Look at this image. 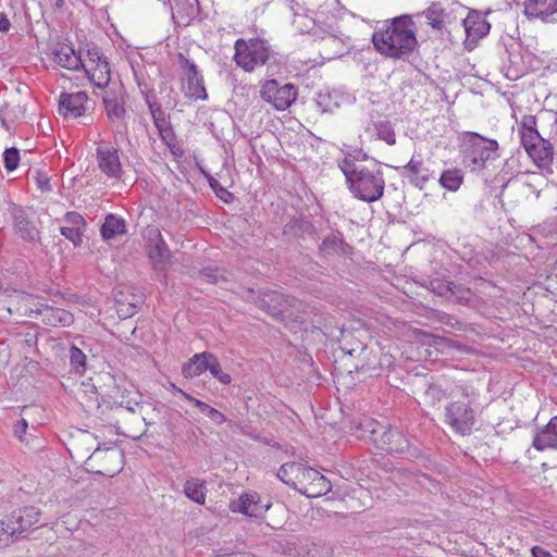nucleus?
<instances>
[{
    "label": "nucleus",
    "instance_id": "nucleus-1",
    "mask_svg": "<svg viewBox=\"0 0 557 557\" xmlns=\"http://www.w3.org/2000/svg\"><path fill=\"white\" fill-rule=\"evenodd\" d=\"M372 42L377 52L392 59L409 55L418 46L416 24L410 15L386 21L385 28L376 29Z\"/></svg>",
    "mask_w": 557,
    "mask_h": 557
},
{
    "label": "nucleus",
    "instance_id": "nucleus-2",
    "mask_svg": "<svg viewBox=\"0 0 557 557\" xmlns=\"http://www.w3.org/2000/svg\"><path fill=\"white\" fill-rule=\"evenodd\" d=\"M358 429L359 437L371 441L381 450L413 458L419 456V449L398 428L383 425L374 419L366 418L360 422Z\"/></svg>",
    "mask_w": 557,
    "mask_h": 557
},
{
    "label": "nucleus",
    "instance_id": "nucleus-3",
    "mask_svg": "<svg viewBox=\"0 0 557 557\" xmlns=\"http://www.w3.org/2000/svg\"><path fill=\"white\" fill-rule=\"evenodd\" d=\"M520 141L534 164L545 171H550L554 160V147L552 143L541 136L536 128V117L525 114L518 123Z\"/></svg>",
    "mask_w": 557,
    "mask_h": 557
},
{
    "label": "nucleus",
    "instance_id": "nucleus-4",
    "mask_svg": "<svg viewBox=\"0 0 557 557\" xmlns=\"http://www.w3.org/2000/svg\"><path fill=\"white\" fill-rule=\"evenodd\" d=\"M498 143L474 132H465L460 135V152L463 164L471 171H482L486 163L496 160L499 156Z\"/></svg>",
    "mask_w": 557,
    "mask_h": 557
},
{
    "label": "nucleus",
    "instance_id": "nucleus-5",
    "mask_svg": "<svg viewBox=\"0 0 557 557\" xmlns=\"http://www.w3.org/2000/svg\"><path fill=\"white\" fill-rule=\"evenodd\" d=\"M347 185L355 198L364 202H374L384 194L385 180L382 170L373 165L360 168L357 174H352Z\"/></svg>",
    "mask_w": 557,
    "mask_h": 557
},
{
    "label": "nucleus",
    "instance_id": "nucleus-6",
    "mask_svg": "<svg viewBox=\"0 0 557 557\" xmlns=\"http://www.w3.org/2000/svg\"><path fill=\"white\" fill-rule=\"evenodd\" d=\"M234 61L246 72H252L256 67L264 65L271 55L270 46L259 38L235 41Z\"/></svg>",
    "mask_w": 557,
    "mask_h": 557
},
{
    "label": "nucleus",
    "instance_id": "nucleus-7",
    "mask_svg": "<svg viewBox=\"0 0 557 557\" xmlns=\"http://www.w3.org/2000/svg\"><path fill=\"white\" fill-rule=\"evenodd\" d=\"M445 422L457 434L469 435L475 424V411L470 403L451 401L445 408Z\"/></svg>",
    "mask_w": 557,
    "mask_h": 557
},
{
    "label": "nucleus",
    "instance_id": "nucleus-8",
    "mask_svg": "<svg viewBox=\"0 0 557 557\" xmlns=\"http://www.w3.org/2000/svg\"><path fill=\"white\" fill-rule=\"evenodd\" d=\"M260 96L274 109L283 111L296 100L297 89L293 84L280 85L276 79H269L261 86Z\"/></svg>",
    "mask_w": 557,
    "mask_h": 557
},
{
    "label": "nucleus",
    "instance_id": "nucleus-9",
    "mask_svg": "<svg viewBox=\"0 0 557 557\" xmlns=\"http://www.w3.org/2000/svg\"><path fill=\"white\" fill-rule=\"evenodd\" d=\"M181 63L185 71V83L183 84L185 96L195 100H206L208 95L197 65L182 54Z\"/></svg>",
    "mask_w": 557,
    "mask_h": 557
},
{
    "label": "nucleus",
    "instance_id": "nucleus-10",
    "mask_svg": "<svg viewBox=\"0 0 557 557\" xmlns=\"http://www.w3.org/2000/svg\"><path fill=\"white\" fill-rule=\"evenodd\" d=\"M96 161L99 170L108 178H120L123 170L119 150L110 144H100L96 148Z\"/></svg>",
    "mask_w": 557,
    "mask_h": 557
},
{
    "label": "nucleus",
    "instance_id": "nucleus-11",
    "mask_svg": "<svg viewBox=\"0 0 557 557\" xmlns=\"http://www.w3.org/2000/svg\"><path fill=\"white\" fill-rule=\"evenodd\" d=\"M522 5L528 20H540L547 24L557 22V0H524Z\"/></svg>",
    "mask_w": 557,
    "mask_h": 557
},
{
    "label": "nucleus",
    "instance_id": "nucleus-12",
    "mask_svg": "<svg viewBox=\"0 0 557 557\" xmlns=\"http://www.w3.org/2000/svg\"><path fill=\"white\" fill-rule=\"evenodd\" d=\"M312 471V468L306 467L302 463L286 462L283 463L278 469L277 478L285 484L299 491V488H305V486L308 484L309 479H311V474L308 472Z\"/></svg>",
    "mask_w": 557,
    "mask_h": 557
},
{
    "label": "nucleus",
    "instance_id": "nucleus-13",
    "mask_svg": "<svg viewBox=\"0 0 557 557\" xmlns=\"http://www.w3.org/2000/svg\"><path fill=\"white\" fill-rule=\"evenodd\" d=\"M40 516L41 512L37 507L26 506L18 508L8 516V528H11L12 532H15L18 537L24 531L38 523Z\"/></svg>",
    "mask_w": 557,
    "mask_h": 557
},
{
    "label": "nucleus",
    "instance_id": "nucleus-14",
    "mask_svg": "<svg viewBox=\"0 0 557 557\" xmlns=\"http://www.w3.org/2000/svg\"><path fill=\"white\" fill-rule=\"evenodd\" d=\"M269 508L270 504H261L260 496L257 493L243 494L230 504V509L233 512H240L255 518L261 517Z\"/></svg>",
    "mask_w": 557,
    "mask_h": 557
},
{
    "label": "nucleus",
    "instance_id": "nucleus-15",
    "mask_svg": "<svg viewBox=\"0 0 557 557\" xmlns=\"http://www.w3.org/2000/svg\"><path fill=\"white\" fill-rule=\"evenodd\" d=\"M294 301H296L294 298L280 292L270 290L258 297L257 306L272 315H278L284 314Z\"/></svg>",
    "mask_w": 557,
    "mask_h": 557
},
{
    "label": "nucleus",
    "instance_id": "nucleus-16",
    "mask_svg": "<svg viewBox=\"0 0 557 557\" xmlns=\"http://www.w3.org/2000/svg\"><path fill=\"white\" fill-rule=\"evenodd\" d=\"M88 96L85 91L62 92L59 99V112L64 116L79 117L86 111Z\"/></svg>",
    "mask_w": 557,
    "mask_h": 557
},
{
    "label": "nucleus",
    "instance_id": "nucleus-17",
    "mask_svg": "<svg viewBox=\"0 0 557 557\" xmlns=\"http://www.w3.org/2000/svg\"><path fill=\"white\" fill-rule=\"evenodd\" d=\"M397 172L407 177L411 184L422 189L429 181V170L424 168L422 160H417L412 157L409 162L404 166L396 168Z\"/></svg>",
    "mask_w": 557,
    "mask_h": 557
},
{
    "label": "nucleus",
    "instance_id": "nucleus-18",
    "mask_svg": "<svg viewBox=\"0 0 557 557\" xmlns=\"http://www.w3.org/2000/svg\"><path fill=\"white\" fill-rule=\"evenodd\" d=\"M313 35H319V33H324L327 35V40L336 46H343L344 34L339 30L337 18L332 16L324 17L322 14L318 15L317 20H314V27L312 29Z\"/></svg>",
    "mask_w": 557,
    "mask_h": 557
},
{
    "label": "nucleus",
    "instance_id": "nucleus-19",
    "mask_svg": "<svg viewBox=\"0 0 557 557\" xmlns=\"http://www.w3.org/2000/svg\"><path fill=\"white\" fill-rule=\"evenodd\" d=\"M462 24L467 34V39L472 41L487 35L491 28V25L485 17L474 10L468 13L467 17L462 20Z\"/></svg>",
    "mask_w": 557,
    "mask_h": 557
},
{
    "label": "nucleus",
    "instance_id": "nucleus-20",
    "mask_svg": "<svg viewBox=\"0 0 557 557\" xmlns=\"http://www.w3.org/2000/svg\"><path fill=\"white\" fill-rule=\"evenodd\" d=\"M532 446L539 451L547 448L557 449V416L553 417L541 431L536 432Z\"/></svg>",
    "mask_w": 557,
    "mask_h": 557
},
{
    "label": "nucleus",
    "instance_id": "nucleus-21",
    "mask_svg": "<svg viewBox=\"0 0 557 557\" xmlns=\"http://www.w3.org/2000/svg\"><path fill=\"white\" fill-rule=\"evenodd\" d=\"M41 321L50 326H67L73 323V314L65 309L42 306L37 310Z\"/></svg>",
    "mask_w": 557,
    "mask_h": 557
},
{
    "label": "nucleus",
    "instance_id": "nucleus-22",
    "mask_svg": "<svg viewBox=\"0 0 557 557\" xmlns=\"http://www.w3.org/2000/svg\"><path fill=\"white\" fill-rule=\"evenodd\" d=\"M211 360H214V355L208 351L195 354L182 367V374L184 377H195L208 371Z\"/></svg>",
    "mask_w": 557,
    "mask_h": 557
},
{
    "label": "nucleus",
    "instance_id": "nucleus-23",
    "mask_svg": "<svg viewBox=\"0 0 557 557\" xmlns=\"http://www.w3.org/2000/svg\"><path fill=\"white\" fill-rule=\"evenodd\" d=\"M53 55V61L58 65L67 70L75 71L83 67L84 65L81 55L77 54L75 50L66 44L58 45Z\"/></svg>",
    "mask_w": 557,
    "mask_h": 557
},
{
    "label": "nucleus",
    "instance_id": "nucleus-24",
    "mask_svg": "<svg viewBox=\"0 0 557 557\" xmlns=\"http://www.w3.org/2000/svg\"><path fill=\"white\" fill-rule=\"evenodd\" d=\"M311 474L308 484L305 488H299V493L306 495L309 498L319 497L327 494L332 490L331 482L319 471L314 470L312 472H308Z\"/></svg>",
    "mask_w": 557,
    "mask_h": 557
},
{
    "label": "nucleus",
    "instance_id": "nucleus-25",
    "mask_svg": "<svg viewBox=\"0 0 557 557\" xmlns=\"http://www.w3.org/2000/svg\"><path fill=\"white\" fill-rule=\"evenodd\" d=\"M162 423L172 437L180 441L184 438V430L189 425V421L180 411L173 409L165 411L162 417Z\"/></svg>",
    "mask_w": 557,
    "mask_h": 557
},
{
    "label": "nucleus",
    "instance_id": "nucleus-26",
    "mask_svg": "<svg viewBox=\"0 0 557 557\" xmlns=\"http://www.w3.org/2000/svg\"><path fill=\"white\" fill-rule=\"evenodd\" d=\"M319 250L323 256L347 255L351 247L344 242L343 235L337 232L326 236L319 246Z\"/></svg>",
    "mask_w": 557,
    "mask_h": 557
},
{
    "label": "nucleus",
    "instance_id": "nucleus-27",
    "mask_svg": "<svg viewBox=\"0 0 557 557\" xmlns=\"http://www.w3.org/2000/svg\"><path fill=\"white\" fill-rule=\"evenodd\" d=\"M83 69L95 87L103 89L109 85L111 81L109 62H102L97 66H87L84 64Z\"/></svg>",
    "mask_w": 557,
    "mask_h": 557
},
{
    "label": "nucleus",
    "instance_id": "nucleus-28",
    "mask_svg": "<svg viewBox=\"0 0 557 557\" xmlns=\"http://www.w3.org/2000/svg\"><path fill=\"white\" fill-rule=\"evenodd\" d=\"M126 233V224L124 219L116 216L115 214H108L100 228V234L103 240H110L115 238L117 235Z\"/></svg>",
    "mask_w": 557,
    "mask_h": 557
},
{
    "label": "nucleus",
    "instance_id": "nucleus-29",
    "mask_svg": "<svg viewBox=\"0 0 557 557\" xmlns=\"http://www.w3.org/2000/svg\"><path fill=\"white\" fill-rule=\"evenodd\" d=\"M148 256L154 270L162 271L170 260V250L165 242L160 237L148 250Z\"/></svg>",
    "mask_w": 557,
    "mask_h": 557
},
{
    "label": "nucleus",
    "instance_id": "nucleus-30",
    "mask_svg": "<svg viewBox=\"0 0 557 557\" xmlns=\"http://www.w3.org/2000/svg\"><path fill=\"white\" fill-rule=\"evenodd\" d=\"M184 494L190 500L202 505L206 502V486L205 482L199 479L187 480L184 485Z\"/></svg>",
    "mask_w": 557,
    "mask_h": 557
},
{
    "label": "nucleus",
    "instance_id": "nucleus-31",
    "mask_svg": "<svg viewBox=\"0 0 557 557\" xmlns=\"http://www.w3.org/2000/svg\"><path fill=\"white\" fill-rule=\"evenodd\" d=\"M315 104L322 112H333L338 108V95L336 91L323 89L317 92Z\"/></svg>",
    "mask_w": 557,
    "mask_h": 557
},
{
    "label": "nucleus",
    "instance_id": "nucleus-32",
    "mask_svg": "<svg viewBox=\"0 0 557 557\" xmlns=\"http://www.w3.org/2000/svg\"><path fill=\"white\" fill-rule=\"evenodd\" d=\"M103 103L106 113L111 121L124 119L126 110L124 103L119 98L107 95L103 98Z\"/></svg>",
    "mask_w": 557,
    "mask_h": 557
},
{
    "label": "nucleus",
    "instance_id": "nucleus-33",
    "mask_svg": "<svg viewBox=\"0 0 557 557\" xmlns=\"http://www.w3.org/2000/svg\"><path fill=\"white\" fill-rule=\"evenodd\" d=\"M377 139L385 141L387 145L393 146L396 144L395 131L392 123L387 120H379L372 123Z\"/></svg>",
    "mask_w": 557,
    "mask_h": 557
},
{
    "label": "nucleus",
    "instance_id": "nucleus-34",
    "mask_svg": "<svg viewBox=\"0 0 557 557\" xmlns=\"http://www.w3.org/2000/svg\"><path fill=\"white\" fill-rule=\"evenodd\" d=\"M463 182L462 171L459 169L445 170L440 178V184L451 191H456Z\"/></svg>",
    "mask_w": 557,
    "mask_h": 557
},
{
    "label": "nucleus",
    "instance_id": "nucleus-35",
    "mask_svg": "<svg viewBox=\"0 0 557 557\" xmlns=\"http://www.w3.org/2000/svg\"><path fill=\"white\" fill-rule=\"evenodd\" d=\"M115 304L119 318L124 320L133 317L137 312L141 300L136 298L128 301L124 298V295L121 294V297L116 298Z\"/></svg>",
    "mask_w": 557,
    "mask_h": 557
},
{
    "label": "nucleus",
    "instance_id": "nucleus-36",
    "mask_svg": "<svg viewBox=\"0 0 557 557\" xmlns=\"http://www.w3.org/2000/svg\"><path fill=\"white\" fill-rule=\"evenodd\" d=\"M425 17L435 29H442L444 26V10L440 3H432L424 12Z\"/></svg>",
    "mask_w": 557,
    "mask_h": 557
},
{
    "label": "nucleus",
    "instance_id": "nucleus-37",
    "mask_svg": "<svg viewBox=\"0 0 557 557\" xmlns=\"http://www.w3.org/2000/svg\"><path fill=\"white\" fill-rule=\"evenodd\" d=\"M18 235L27 242H34L38 237V231L25 219H16L15 223Z\"/></svg>",
    "mask_w": 557,
    "mask_h": 557
},
{
    "label": "nucleus",
    "instance_id": "nucleus-38",
    "mask_svg": "<svg viewBox=\"0 0 557 557\" xmlns=\"http://www.w3.org/2000/svg\"><path fill=\"white\" fill-rule=\"evenodd\" d=\"M16 111L21 112V108L20 107L13 108L10 103H5L0 109V121H1L2 126L7 131L11 129V127H12L11 124L14 122L15 119H17Z\"/></svg>",
    "mask_w": 557,
    "mask_h": 557
},
{
    "label": "nucleus",
    "instance_id": "nucleus-39",
    "mask_svg": "<svg viewBox=\"0 0 557 557\" xmlns=\"http://www.w3.org/2000/svg\"><path fill=\"white\" fill-rule=\"evenodd\" d=\"M196 407L216 425H221L226 421V418L222 412L203 401L196 403Z\"/></svg>",
    "mask_w": 557,
    "mask_h": 557
},
{
    "label": "nucleus",
    "instance_id": "nucleus-40",
    "mask_svg": "<svg viewBox=\"0 0 557 557\" xmlns=\"http://www.w3.org/2000/svg\"><path fill=\"white\" fill-rule=\"evenodd\" d=\"M71 366L78 373H84L86 370V355L77 347L72 346L70 349Z\"/></svg>",
    "mask_w": 557,
    "mask_h": 557
},
{
    "label": "nucleus",
    "instance_id": "nucleus-41",
    "mask_svg": "<svg viewBox=\"0 0 557 557\" xmlns=\"http://www.w3.org/2000/svg\"><path fill=\"white\" fill-rule=\"evenodd\" d=\"M425 400L432 406L438 405L442 400L447 398L446 392L436 384H431L424 392Z\"/></svg>",
    "mask_w": 557,
    "mask_h": 557
},
{
    "label": "nucleus",
    "instance_id": "nucleus-42",
    "mask_svg": "<svg viewBox=\"0 0 557 557\" xmlns=\"http://www.w3.org/2000/svg\"><path fill=\"white\" fill-rule=\"evenodd\" d=\"M20 151L15 147H11L3 152V164L8 172L14 171L18 166Z\"/></svg>",
    "mask_w": 557,
    "mask_h": 557
},
{
    "label": "nucleus",
    "instance_id": "nucleus-43",
    "mask_svg": "<svg viewBox=\"0 0 557 557\" xmlns=\"http://www.w3.org/2000/svg\"><path fill=\"white\" fill-rule=\"evenodd\" d=\"M208 371L215 377L221 384L228 385L232 382V376L228 373L222 371L221 364L218 358L214 356V360H211Z\"/></svg>",
    "mask_w": 557,
    "mask_h": 557
},
{
    "label": "nucleus",
    "instance_id": "nucleus-44",
    "mask_svg": "<svg viewBox=\"0 0 557 557\" xmlns=\"http://www.w3.org/2000/svg\"><path fill=\"white\" fill-rule=\"evenodd\" d=\"M349 338H351V334L350 333H345L343 331L342 332V349H343V351H345L346 354H348L350 356L360 355V354L364 352L367 347L360 341L356 342V346L348 347Z\"/></svg>",
    "mask_w": 557,
    "mask_h": 557
},
{
    "label": "nucleus",
    "instance_id": "nucleus-45",
    "mask_svg": "<svg viewBox=\"0 0 557 557\" xmlns=\"http://www.w3.org/2000/svg\"><path fill=\"white\" fill-rule=\"evenodd\" d=\"M63 221L66 226L84 231L86 227V220L76 211H69L64 214Z\"/></svg>",
    "mask_w": 557,
    "mask_h": 557
},
{
    "label": "nucleus",
    "instance_id": "nucleus-46",
    "mask_svg": "<svg viewBox=\"0 0 557 557\" xmlns=\"http://www.w3.org/2000/svg\"><path fill=\"white\" fill-rule=\"evenodd\" d=\"M348 154L345 159L339 163V168L346 177L347 184L351 181L352 174H357L360 168H366L364 165H357L354 160Z\"/></svg>",
    "mask_w": 557,
    "mask_h": 557
},
{
    "label": "nucleus",
    "instance_id": "nucleus-47",
    "mask_svg": "<svg viewBox=\"0 0 557 557\" xmlns=\"http://www.w3.org/2000/svg\"><path fill=\"white\" fill-rule=\"evenodd\" d=\"M201 277L208 283L225 281V271L219 268H206L200 272Z\"/></svg>",
    "mask_w": 557,
    "mask_h": 557
},
{
    "label": "nucleus",
    "instance_id": "nucleus-48",
    "mask_svg": "<svg viewBox=\"0 0 557 557\" xmlns=\"http://www.w3.org/2000/svg\"><path fill=\"white\" fill-rule=\"evenodd\" d=\"M430 288L438 296L448 297L454 287L453 282L435 278L430 282Z\"/></svg>",
    "mask_w": 557,
    "mask_h": 557
},
{
    "label": "nucleus",
    "instance_id": "nucleus-49",
    "mask_svg": "<svg viewBox=\"0 0 557 557\" xmlns=\"http://www.w3.org/2000/svg\"><path fill=\"white\" fill-rule=\"evenodd\" d=\"M209 185L214 190L218 198H220L223 202L230 203L233 201L234 196L231 191L224 188L219 181L213 177H209Z\"/></svg>",
    "mask_w": 557,
    "mask_h": 557
},
{
    "label": "nucleus",
    "instance_id": "nucleus-50",
    "mask_svg": "<svg viewBox=\"0 0 557 557\" xmlns=\"http://www.w3.org/2000/svg\"><path fill=\"white\" fill-rule=\"evenodd\" d=\"M8 517L0 522V545L4 546L9 545L10 543L18 539L15 532H12V529L8 528Z\"/></svg>",
    "mask_w": 557,
    "mask_h": 557
},
{
    "label": "nucleus",
    "instance_id": "nucleus-51",
    "mask_svg": "<svg viewBox=\"0 0 557 557\" xmlns=\"http://www.w3.org/2000/svg\"><path fill=\"white\" fill-rule=\"evenodd\" d=\"M61 234L73 243L74 246H81L83 242V231L70 226H62L60 228Z\"/></svg>",
    "mask_w": 557,
    "mask_h": 557
},
{
    "label": "nucleus",
    "instance_id": "nucleus-52",
    "mask_svg": "<svg viewBox=\"0 0 557 557\" xmlns=\"http://www.w3.org/2000/svg\"><path fill=\"white\" fill-rule=\"evenodd\" d=\"M451 292L449 295L455 296L461 302H468L471 299V290L460 284L453 283Z\"/></svg>",
    "mask_w": 557,
    "mask_h": 557
},
{
    "label": "nucleus",
    "instance_id": "nucleus-53",
    "mask_svg": "<svg viewBox=\"0 0 557 557\" xmlns=\"http://www.w3.org/2000/svg\"><path fill=\"white\" fill-rule=\"evenodd\" d=\"M88 64L87 66H97L102 62H108L97 47L87 50Z\"/></svg>",
    "mask_w": 557,
    "mask_h": 557
},
{
    "label": "nucleus",
    "instance_id": "nucleus-54",
    "mask_svg": "<svg viewBox=\"0 0 557 557\" xmlns=\"http://www.w3.org/2000/svg\"><path fill=\"white\" fill-rule=\"evenodd\" d=\"M27 429H28V423H27L26 419L21 418L14 424L13 433H14L15 437H17L21 442H26L28 444L27 440L25 438Z\"/></svg>",
    "mask_w": 557,
    "mask_h": 557
},
{
    "label": "nucleus",
    "instance_id": "nucleus-55",
    "mask_svg": "<svg viewBox=\"0 0 557 557\" xmlns=\"http://www.w3.org/2000/svg\"><path fill=\"white\" fill-rule=\"evenodd\" d=\"M146 104L148 106L149 112L151 116L164 112L161 108V104L158 102L157 97L154 95H146Z\"/></svg>",
    "mask_w": 557,
    "mask_h": 557
},
{
    "label": "nucleus",
    "instance_id": "nucleus-56",
    "mask_svg": "<svg viewBox=\"0 0 557 557\" xmlns=\"http://www.w3.org/2000/svg\"><path fill=\"white\" fill-rule=\"evenodd\" d=\"M158 132H159V135H160L162 141L169 148H172L173 147V141H174V133H173V129H172L171 125L168 126V127L158 129Z\"/></svg>",
    "mask_w": 557,
    "mask_h": 557
},
{
    "label": "nucleus",
    "instance_id": "nucleus-57",
    "mask_svg": "<svg viewBox=\"0 0 557 557\" xmlns=\"http://www.w3.org/2000/svg\"><path fill=\"white\" fill-rule=\"evenodd\" d=\"M35 180H36L37 187L42 193H47V191L51 190L50 181H49V177L47 175L37 172L36 176H35Z\"/></svg>",
    "mask_w": 557,
    "mask_h": 557
},
{
    "label": "nucleus",
    "instance_id": "nucleus-58",
    "mask_svg": "<svg viewBox=\"0 0 557 557\" xmlns=\"http://www.w3.org/2000/svg\"><path fill=\"white\" fill-rule=\"evenodd\" d=\"M151 117L153 120V123H154V126L157 127V129H161V128H164V127H168L171 125L165 112L158 113Z\"/></svg>",
    "mask_w": 557,
    "mask_h": 557
},
{
    "label": "nucleus",
    "instance_id": "nucleus-59",
    "mask_svg": "<svg viewBox=\"0 0 557 557\" xmlns=\"http://www.w3.org/2000/svg\"><path fill=\"white\" fill-rule=\"evenodd\" d=\"M530 552L532 557H555L541 546H533Z\"/></svg>",
    "mask_w": 557,
    "mask_h": 557
},
{
    "label": "nucleus",
    "instance_id": "nucleus-60",
    "mask_svg": "<svg viewBox=\"0 0 557 557\" xmlns=\"http://www.w3.org/2000/svg\"><path fill=\"white\" fill-rule=\"evenodd\" d=\"M183 440H185L187 442H191V443L196 442L197 435H196L194 428L190 424L184 430V438Z\"/></svg>",
    "mask_w": 557,
    "mask_h": 557
},
{
    "label": "nucleus",
    "instance_id": "nucleus-61",
    "mask_svg": "<svg viewBox=\"0 0 557 557\" xmlns=\"http://www.w3.org/2000/svg\"><path fill=\"white\" fill-rule=\"evenodd\" d=\"M11 23L4 13H0V32L7 33L10 30Z\"/></svg>",
    "mask_w": 557,
    "mask_h": 557
},
{
    "label": "nucleus",
    "instance_id": "nucleus-62",
    "mask_svg": "<svg viewBox=\"0 0 557 557\" xmlns=\"http://www.w3.org/2000/svg\"><path fill=\"white\" fill-rule=\"evenodd\" d=\"M299 228L302 232L313 234L314 233V226L309 220H301L299 223Z\"/></svg>",
    "mask_w": 557,
    "mask_h": 557
},
{
    "label": "nucleus",
    "instance_id": "nucleus-63",
    "mask_svg": "<svg viewBox=\"0 0 557 557\" xmlns=\"http://www.w3.org/2000/svg\"><path fill=\"white\" fill-rule=\"evenodd\" d=\"M243 434L256 440V441H260L261 440V436L260 434L257 432V430L255 429H249V430H245L243 429Z\"/></svg>",
    "mask_w": 557,
    "mask_h": 557
},
{
    "label": "nucleus",
    "instance_id": "nucleus-64",
    "mask_svg": "<svg viewBox=\"0 0 557 557\" xmlns=\"http://www.w3.org/2000/svg\"><path fill=\"white\" fill-rule=\"evenodd\" d=\"M180 393L184 396V398H185L186 400H188V401H189L190 404H193L195 407H196V403H201V401H202V400H199V399H197V398L193 397L191 395H189V394H187V393L183 392L182 389H180Z\"/></svg>",
    "mask_w": 557,
    "mask_h": 557
}]
</instances>
